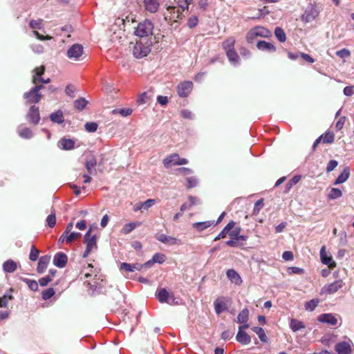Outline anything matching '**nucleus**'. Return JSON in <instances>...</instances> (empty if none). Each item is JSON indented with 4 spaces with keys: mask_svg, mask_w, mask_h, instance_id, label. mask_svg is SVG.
<instances>
[{
    "mask_svg": "<svg viewBox=\"0 0 354 354\" xmlns=\"http://www.w3.org/2000/svg\"><path fill=\"white\" fill-rule=\"evenodd\" d=\"M13 297L12 295H4L3 297H0V307L6 308L8 306V301L9 300H12Z\"/></svg>",
    "mask_w": 354,
    "mask_h": 354,
    "instance_id": "obj_55",
    "label": "nucleus"
},
{
    "mask_svg": "<svg viewBox=\"0 0 354 354\" xmlns=\"http://www.w3.org/2000/svg\"><path fill=\"white\" fill-rule=\"evenodd\" d=\"M149 99V97L147 95V93L146 92H144L138 96L137 102L139 104H143L147 103Z\"/></svg>",
    "mask_w": 354,
    "mask_h": 354,
    "instance_id": "obj_60",
    "label": "nucleus"
},
{
    "mask_svg": "<svg viewBox=\"0 0 354 354\" xmlns=\"http://www.w3.org/2000/svg\"><path fill=\"white\" fill-rule=\"evenodd\" d=\"M236 339L242 345H248L251 342L250 336L245 331H238Z\"/></svg>",
    "mask_w": 354,
    "mask_h": 354,
    "instance_id": "obj_24",
    "label": "nucleus"
},
{
    "mask_svg": "<svg viewBox=\"0 0 354 354\" xmlns=\"http://www.w3.org/2000/svg\"><path fill=\"white\" fill-rule=\"evenodd\" d=\"M229 62L233 65L239 64L240 58L235 49L225 53Z\"/></svg>",
    "mask_w": 354,
    "mask_h": 354,
    "instance_id": "obj_29",
    "label": "nucleus"
},
{
    "mask_svg": "<svg viewBox=\"0 0 354 354\" xmlns=\"http://www.w3.org/2000/svg\"><path fill=\"white\" fill-rule=\"evenodd\" d=\"M235 226V222L230 221L226 226L222 230V231L214 238V241H218L221 239L226 237L227 234H229L230 231L232 230Z\"/></svg>",
    "mask_w": 354,
    "mask_h": 354,
    "instance_id": "obj_23",
    "label": "nucleus"
},
{
    "mask_svg": "<svg viewBox=\"0 0 354 354\" xmlns=\"http://www.w3.org/2000/svg\"><path fill=\"white\" fill-rule=\"evenodd\" d=\"M156 296L160 303H165L168 300L169 292L165 288H161L158 291Z\"/></svg>",
    "mask_w": 354,
    "mask_h": 354,
    "instance_id": "obj_39",
    "label": "nucleus"
},
{
    "mask_svg": "<svg viewBox=\"0 0 354 354\" xmlns=\"http://www.w3.org/2000/svg\"><path fill=\"white\" fill-rule=\"evenodd\" d=\"M80 235L81 234L78 232H70L68 234H66V241L70 243L79 238Z\"/></svg>",
    "mask_w": 354,
    "mask_h": 354,
    "instance_id": "obj_56",
    "label": "nucleus"
},
{
    "mask_svg": "<svg viewBox=\"0 0 354 354\" xmlns=\"http://www.w3.org/2000/svg\"><path fill=\"white\" fill-rule=\"evenodd\" d=\"M227 277L235 285L240 286L243 283L241 276L234 269H229L226 272Z\"/></svg>",
    "mask_w": 354,
    "mask_h": 354,
    "instance_id": "obj_18",
    "label": "nucleus"
},
{
    "mask_svg": "<svg viewBox=\"0 0 354 354\" xmlns=\"http://www.w3.org/2000/svg\"><path fill=\"white\" fill-rule=\"evenodd\" d=\"M236 39L234 37H229L222 42V48L225 53L235 49Z\"/></svg>",
    "mask_w": 354,
    "mask_h": 354,
    "instance_id": "obj_25",
    "label": "nucleus"
},
{
    "mask_svg": "<svg viewBox=\"0 0 354 354\" xmlns=\"http://www.w3.org/2000/svg\"><path fill=\"white\" fill-rule=\"evenodd\" d=\"M257 47L260 50H266L268 52L276 51V47L272 44L266 41H259L257 44Z\"/></svg>",
    "mask_w": 354,
    "mask_h": 354,
    "instance_id": "obj_27",
    "label": "nucleus"
},
{
    "mask_svg": "<svg viewBox=\"0 0 354 354\" xmlns=\"http://www.w3.org/2000/svg\"><path fill=\"white\" fill-rule=\"evenodd\" d=\"M133 265L127 263H122L120 266V270H124L127 272H133Z\"/></svg>",
    "mask_w": 354,
    "mask_h": 354,
    "instance_id": "obj_63",
    "label": "nucleus"
},
{
    "mask_svg": "<svg viewBox=\"0 0 354 354\" xmlns=\"http://www.w3.org/2000/svg\"><path fill=\"white\" fill-rule=\"evenodd\" d=\"M232 303L231 298L228 297H218L214 301V308L216 315H220L228 310V306Z\"/></svg>",
    "mask_w": 354,
    "mask_h": 354,
    "instance_id": "obj_6",
    "label": "nucleus"
},
{
    "mask_svg": "<svg viewBox=\"0 0 354 354\" xmlns=\"http://www.w3.org/2000/svg\"><path fill=\"white\" fill-rule=\"evenodd\" d=\"M97 124L94 122H86L84 125L86 131L91 133L95 132L97 129Z\"/></svg>",
    "mask_w": 354,
    "mask_h": 354,
    "instance_id": "obj_51",
    "label": "nucleus"
},
{
    "mask_svg": "<svg viewBox=\"0 0 354 354\" xmlns=\"http://www.w3.org/2000/svg\"><path fill=\"white\" fill-rule=\"evenodd\" d=\"M189 160L187 158H180L178 153H174L165 157L162 163L165 168H169L172 166L183 165L188 164Z\"/></svg>",
    "mask_w": 354,
    "mask_h": 354,
    "instance_id": "obj_5",
    "label": "nucleus"
},
{
    "mask_svg": "<svg viewBox=\"0 0 354 354\" xmlns=\"http://www.w3.org/2000/svg\"><path fill=\"white\" fill-rule=\"evenodd\" d=\"M319 10L314 5L308 6L301 17L302 21L309 23L314 21L319 15Z\"/></svg>",
    "mask_w": 354,
    "mask_h": 354,
    "instance_id": "obj_8",
    "label": "nucleus"
},
{
    "mask_svg": "<svg viewBox=\"0 0 354 354\" xmlns=\"http://www.w3.org/2000/svg\"><path fill=\"white\" fill-rule=\"evenodd\" d=\"M21 280L26 283L31 290L37 291L38 290V283L35 280L27 278H21Z\"/></svg>",
    "mask_w": 354,
    "mask_h": 354,
    "instance_id": "obj_43",
    "label": "nucleus"
},
{
    "mask_svg": "<svg viewBox=\"0 0 354 354\" xmlns=\"http://www.w3.org/2000/svg\"><path fill=\"white\" fill-rule=\"evenodd\" d=\"M133 112L132 109H115L112 111L113 114H120L123 117L130 115Z\"/></svg>",
    "mask_w": 354,
    "mask_h": 354,
    "instance_id": "obj_45",
    "label": "nucleus"
},
{
    "mask_svg": "<svg viewBox=\"0 0 354 354\" xmlns=\"http://www.w3.org/2000/svg\"><path fill=\"white\" fill-rule=\"evenodd\" d=\"M43 20L41 19L37 20H31L30 21V27L32 29H41Z\"/></svg>",
    "mask_w": 354,
    "mask_h": 354,
    "instance_id": "obj_57",
    "label": "nucleus"
},
{
    "mask_svg": "<svg viewBox=\"0 0 354 354\" xmlns=\"http://www.w3.org/2000/svg\"><path fill=\"white\" fill-rule=\"evenodd\" d=\"M290 327L293 332H297L301 329L305 328L304 323L296 319H291Z\"/></svg>",
    "mask_w": 354,
    "mask_h": 354,
    "instance_id": "obj_37",
    "label": "nucleus"
},
{
    "mask_svg": "<svg viewBox=\"0 0 354 354\" xmlns=\"http://www.w3.org/2000/svg\"><path fill=\"white\" fill-rule=\"evenodd\" d=\"M68 262V257L64 252L57 253L53 258V264L60 268H64Z\"/></svg>",
    "mask_w": 354,
    "mask_h": 354,
    "instance_id": "obj_16",
    "label": "nucleus"
},
{
    "mask_svg": "<svg viewBox=\"0 0 354 354\" xmlns=\"http://www.w3.org/2000/svg\"><path fill=\"white\" fill-rule=\"evenodd\" d=\"M153 24L150 20L146 19L140 22L134 31L135 35L140 39L147 41L148 37H151Z\"/></svg>",
    "mask_w": 354,
    "mask_h": 354,
    "instance_id": "obj_2",
    "label": "nucleus"
},
{
    "mask_svg": "<svg viewBox=\"0 0 354 354\" xmlns=\"http://www.w3.org/2000/svg\"><path fill=\"white\" fill-rule=\"evenodd\" d=\"M318 322L328 324L330 326H335L337 324V319L332 313H324L318 316Z\"/></svg>",
    "mask_w": 354,
    "mask_h": 354,
    "instance_id": "obj_17",
    "label": "nucleus"
},
{
    "mask_svg": "<svg viewBox=\"0 0 354 354\" xmlns=\"http://www.w3.org/2000/svg\"><path fill=\"white\" fill-rule=\"evenodd\" d=\"M320 257L322 262L327 265L329 268L333 269L336 267V263L333 260L332 257H328L326 252V246H322L320 250Z\"/></svg>",
    "mask_w": 354,
    "mask_h": 354,
    "instance_id": "obj_15",
    "label": "nucleus"
},
{
    "mask_svg": "<svg viewBox=\"0 0 354 354\" xmlns=\"http://www.w3.org/2000/svg\"><path fill=\"white\" fill-rule=\"evenodd\" d=\"M301 180V176L300 175H297V176H295L293 178H292L289 181L288 183L286 184V189L288 191H289L292 187V186L295 185L296 184H297Z\"/></svg>",
    "mask_w": 354,
    "mask_h": 354,
    "instance_id": "obj_50",
    "label": "nucleus"
},
{
    "mask_svg": "<svg viewBox=\"0 0 354 354\" xmlns=\"http://www.w3.org/2000/svg\"><path fill=\"white\" fill-rule=\"evenodd\" d=\"M140 224L141 223L140 222H133L127 223L122 227L121 230V233L123 234H128L130 232H131L136 227L140 226Z\"/></svg>",
    "mask_w": 354,
    "mask_h": 354,
    "instance_id": "obj_36",
    "label": "nucleus"
},
{
    "mask_svg": "<svg viewBox=\"0 0 354 354\" xmlns=\"http://www.w3.org/2000/svg\"><path fill=\"white\" fill-rule=\"evenodd\" d=\"M214 225V221H207L203 222H196L192 224V227L196 229L198 232H202L209 227Z\"/></svg>",
    "mask_w": 354,
    "mask_h": 354,
    "instance_id": "obj_30",
    "label": "nucleus"
},
{
    "mask_svg": "<svg viewBox=\"0 0 354 354\" xmlns=\"http://www.w3.org/2000/svg\"><path fill=\"white\" fill-rule=\"evenodd\" d=\"M271 35L270 30L263 26H257L248 32L245 40L248 44H252L257 37L268 38Z\"/></svg>",
    "mask_w": 354,
    "mask_h": 354,
    "instance_id": "obj_3",
    "label": "nucleus"
},
{
    "mask_svg": "<svg viewBox=\"0 0 354 354\" xmlns=\"http://www.w3.org/2000/svg\"><path fill=\"white\" fill-rule=\"evenodd\" d=\"M39 250L35 248V245L31 247L29 259L30 261H35L38 259Z\"/></svg>",
    "mask_w": 354,
    "mask_h": 354,
    "instance_id": "obj_52",
    "label": "nucleus"
},
{
    "mask_svg": "<svg viewBox=\"0 0 354 354\" xmlns=\"http://www.w3.org/2000/svg\"><path fill=\"white\" fill-rule=\"evenodd\" d=\"M174 5L179 8L183 12L188 9L190 2L188 0H174Z\"/></svg>",
    "mask_w": 354,
    "mask_h": 354,
    "instance_id": "obj_40",
    "label": "nucleus"
},
{
    "mask_svg": "<svg viewBox=\"0 0 354 354\" xmlns=\"http://www.w3.org/2000/svg\"><path fill=\"white\" fill-rule=\"evenodd\" d=\"M335 140V136L334 133L332 132H326L324 134H322L321 136H319L318 138L315 140V141L313 143V150H315L317 145L320 143V142L322 140L323 143L326 144H330L334 142Z\"/></svg>",
    "mask_w": 354,
    "mask_h": 354,
    "instance_id": "obj_14",
    "label": "nucleus"
},
{
    "mask_svg": "<svg viewBox=\"0 0 354 354\" xmlns=\"http://www.w3.org/2000/svg\"><path fill=\"white\" fill-rule=\"evenodd\" d=\"M166 257L164 254L162 253H156L153 254L152 257V261L153 263H162L165 261Z\"/></svg>",
    "mask_w": 354,
    "mask_h": 354,
    "instance_id": "obj_49",
    "label": "nucleus"
},
{
    "mask_svg": "<svg viewBox=\"0 0 354 354\" xmlns=\"http://www.w3.org/2000/svg\"><path fill=\"white\" fill-rule=\"evenodd\" d=\"M144 6L147 11L155 13L158 10L160 3L158 0H144Z\"/></svg>",
    "mask_w": 354,
    "mask_h": 354,
    "instance_id": "obj_20",
    "label": "nucleus"
},
{
    "mask_svg": "<svg viewBox=\"0 0 354 354\" xmlns=\"http://www.w3.org/2000/svg\"><path fill=\"white\" fill-rule=\"evenodd\" d=\"M241 227H235L230 231L229 236L232 239H237L239 241H246L248 236L245 235H241Z\"/></svg>",
    "mask_w": 354,
    "mask_h": 354,
    "instance_id": "obj_26",
    "label": "nucleus"
},
{
    "mask_svg": "<svg viewBox=\"0 0 354 354\" xmlns=\"http://www.w3.org/2000/svg\"><path fill=\"white\" fill-rule=\"evenodd\" d=\"M140 39L136 41L133 48V55L137 59H141L147 56L151 50L152 46V41Z\"/></svg>",
    "mask_w": 354,
    "mask_h": 354,
    "instance_id": "obj_1",
    "label": "nucleus"
},
{
    "mask_svg": "<svg viewBox=\"0 0 354 354\" xmlns=\"http://www.w3.org/2000/svg\"><path fill=\"white\" fill-rule=\"evenodd\" d=\"M336 55L341 58H346L351 55V53L348 50L343 48L337 51Z\"/></svg>",
    "mask_w": 354,
    "mask_h": 354,
    "instance_id": "obj_62",
    "label": "nucleus"
},
{
    "mask_svg": "<svg viewBox=\"0 0 354 354\" xmlns=\"http://www.w3.org/2000/svg\"><path fill=\"white\" fill-rule=\"evenodd\" d=\"M17 268V263L12 259L7 260L3 264V269L6 272H14Z\"/></svg>",
    "mask_w": 354,
    "mask_h": 354,
    "instance_id": "obj_32",
    "label": "nucleus"
},
{
    "mask_svg": "<svg viewBox=\"0 0 354 354\" xmlns=\"http://www.w3.org/2000/svg\"><path fill=\"white\" fill-rule=\"evenodd\" d=\"M319 303V299H311L305 304V309L308 311H313Z\"/></svg>",
    "mask_w": 354,
    "mask_h": 354,
    "instance_id": "obj_46",
    "label": "nucleus"
},
{
    "mask_svg": "<svg viewBox=\"0 0 354 354\" xmlns=\"http://www.w3.org/2000/svg\"><path fill=\"white\" fill-rule=\"evenodd\" d=\"M24 97L28 103H38L41 98V94L39 93H32V89H30V91L24 94Z\"/></svg>",
    "mask_w": 354,
    "mask_h": 354,
    "instance_id": "obj_22",
    "label": "nucleus"
},
{
    "mask_svg": "<svg viewBox=\"0 0 354 354\" xmlns=\"http://www.w3.org/2000/svg\"><path fill=\"white\" fill-rule=\"evenodd\" d=\"M248 319L249 310L247 308H245L238 314L236 322L239 324H245Z\"/></svg>",
    "mask_w": 354,
    "mask_h": 354,
    "instance_id": "obj_33",
    "label": "nucleus"
},
{
    "mask_svg": "<svg viewBox=\"0 0 354 354\" xmlns=\"http://www.w3.org/2000/svg\"><path fill=\"white\" fill-rule=\"evenodd\" d=\"M53 281L52 277L50 275H47L44 277L41 278L39 280V283L41 286H46L48 284V283Z\"/></svg>",
    "mask_w": 354,
    "mask_h": 354,
    "instance_id": "obj_61",
    "label": "nucleus"
},
{
    "mask_svg": "<svg viewBox=\"0 0 354 354\" xmlns=\"http://www.w3.org/2000/svg\"><path fill=\"white\" fill-rule=\"evenodd\" d=\"M346 120V118L345 116H342L339 118V120H337V122H336V124H335V129L337 131H339L343 128V127L345 124Z\"/></svg>",
    "mask_w": 354,
    "mask_h": 354,
    "instance_id": "obj_64",
    "label": "nucleus"
},
{
    "mask_svg": "<svg viewBox=\"0 0 354 354\" xmlns=\"http://www.w3.org/2000/svg\"><path fill=\"white\" fill-rule=\"evenodd\" d=\"M28 122L34 125L37 124L40 120L39 107L35 105L31 106L26 115Z\"/></svg>",
    "mask_w": 354,
    "mask_h": 354,
    "instance_id": "obj_11",
    "label": "nucleus"
},
{
    "mask_svg": "<svg viewBox=\"0 0 354 354\" xmlns=\"http://www.w3.org/2000/svg\"><path fill=\"white\" fill-rule=\"evenodd\" d=\"M88 102L83 97H80L74 102V106L78 111L83 110L87 105Z\"/></svg>",
    "mask_w": 354,
    "mask_h": 354,
    "instance_id": "obj_44",
    "label": "nucleus"
},
{
    "mask_svg": "<svg viewBox=\"0 0 354 354\" xmlns=\"http://www.w3.org/2000/svg\"><path fill=\"white\" fill-rule=\"evenodd\" d=\"M187 180V189H192L196 186L197 185V179L196 177H189L186 178Z\"/></svg>",
    "mask_w": 354,
    "mask_h": 354,
    "instance_id": "obj_58",
    "label": "nucleus"
},
{
    "mask_svg": "<svg viewBox=\"0 0 354 354\" xmlns=\"http://www.w3.org/2000/svg\"><path fill=\"white\" fill-rule=\"evenodd\" d=\"M19 135L25 139H30L32 136V131L28 127H21L19 129Z\"/></svg>",
    "mask_w": 354,
    "mask_h": 354,
    "instance_id": "obj_41",
    "label": "nucleus"
},
{
    "mask_svg": "<svg viewBox=\"0 0 354 354\" xmlns=\"http://www.w3.org/2000/svg\"><path fill=\"white\" fill-rule=\"evenodd\" d=\"M97 166V160L94 156H91L85 161V167L88 174H93L95 172V167Z\"/></svg>",
    "mask_w": 354,
    "mask_h": 354,
    "instance_id": "obj_21",
    "label": "nucleus"
},
{
    "mask_svg": "<svg viewBox=\"0 0 354 354\" xmlns=\"http://www.w3.org/2000/svg\"><path fill=\"white\" fill-rule=\"evenodd\" d=\"M46 222L50 227H53L56 224V216L55 211L51 212L46 218Z\"/></svg>",
    "mask_w": 354,
    "mask_h": 354,
    "instance_id": "obj_53",
    "label": "nucleus"
},
{
    "mask_svg": "<svg viewBox=\"0 0 354 354\" xmlns=\"http://www.w3.org/2000/svg\"><path fill=\"white\" fill-rule=\"evenodd\" d=\"M353 343L351 340L338 342L335 346V350L338 354H351Z\"/></svg>",
    "mask_w": 354,
    "mask_h": 354,
    "instance_id": "obj_10",
    "label": "nucleus"
},
{
    "mask_svg": "<svg viewBox=\"0 0 354 354\" xmlns=\"http://www.w3.org/2000/svg\"><path fill=\"white\" fill-rule=\"evenodd\" d=\"M62 149L71 150L75 147V141L72 139L63 138L59 141Z\"/></svg>",
    "mask_w": 354,
    "mask_h": 354,
    "instance_id": "obj_28",
    "label": "nucleus"
},
{
    "mask_svg": "<svg viewBox=\"0 0 354 354\" xmlns=\"http://www.w3.org/2000/svg\"><path fill=\"white\" fill-rule=\"evenodd\" d=\"M55 293V292L53 288H48L41 292V297L44 300H48L50 299Z\"/></svg>",
    "mask_w": 354,
    "mask_h": 354,
    "instance_id": "obj_48",
    "label": "nucleus"
},
{
    "mask_svg": "<svg viewBox=\"0 0 354 354\" xmlns=\"http://www.w3.org/2000/svg\"><path fill=\"white\" fill-rule=\"evenodd\" d=\"M167 12L165 13V19L169 22H176L178 19H182L183 11L177 8L176 5L171 3V5L166 4Z\"/></svg>",
    "mask_w": 354,
    "mask_h": 354,
    "instance_id": "obj_4",
    "label": "nucleus"
},
{
    "mask_svg": "<svg viewBox=\"0 0 354 354\" xmlns=\"http://www.w3.org/2000/svg\"><path fill=\"white\" fill-rule=\"evenodd\" d=\"M91 230L90 229L84 236V241L86 244V248L82 255L83 258H86L89 253L93 250L97 249V237L95 235L91 236Z\"/></svg>",
    "mask_w": 354,
    "mask_h": 354,
    "instance_id": "obj_7",
    "label": "nucleus"
},
{
    "mask_svg": "<svg viewBox=\"0 0 354 354\" xmlns=\"http://www.w3.org/2000/svg\"><path fill=\"white\" fill-rule=\"evenodd\" d=\"M342 195V191L338 188H332L329 192L328 197L330 199H337Z\"/></svg>",
    "mask_w": 354,
    "mask_h": 354,
    "instance_id": "obj_47",
    "label": "nucleus"
},
{
    "mask_svg": "<svg viewBox=\"0 0 354 354\" xmlns=\"http://www.w3.org/2000/svg\"><path fill=\"white\" fill-rule=\"evenodd\" d=\"M156 238L157 240L164 243H168L169 245H174L177 243L176 239L167 236L164 234H157Z\"/></svg>",
    "mask_w": 354,
    "mask_h": 354,
    "instance_id": "obj_31",
    "label": "nucleus"
},
{
    "mask_svg": "<svg viewBox=\"0 0 354 354\" xmlns=\"http://www.w3.org/2000/svg\"><path fill=\"white\" fill-rule=\"evenodd\" d=\"M50 261V256L44 255L39 258V262L37 263V271L38 273H43L48 267Z\"/></svg>",
    "mask_w": 354,
    "mask_h": 354,
    "instance_id": "obj_19",
    "label": "nucleus"
},
{
    "mask_svg": "<svg viewBox=\"0 0 354 354\" xmlns=\"http://www.w3.org/2000/svg\"><path fill=\"white\" fill-rule=\"evenodd\" d=\"M176 89L179 97H186L193 89V83L191 81H184L177 86Z\"/></svg>",
    "mask_w": 354,
    "mask_h": 354,
    "instance_id": "obj_9",
    "label": "nucleus"
},
{
    "mask_svg": "<svg viewBox=\"0 0 354 354\" xmlns=\"http://www.w3.org/2000/svg\"><path fill=\"white\" fill-rule=\"evenodd\" d=\"M178 174L182 176H188L192 174V170L187 167H180L176 170Z\"/></svg>",
    "mask_w": 354,
    "mask_h": 354,
    "instance_id": "obj_59",
    "label": "nucleus"
},
{
    "mask_svg": "<svg viewBox=\"0 0 354 354\" xmlns=\"http://www.w3.org/2000/svg\"><path fill=\"white\" fill-rule=\"evenodd\" d=\"M50 119L52 122L57 124H62L64 121L62 111L60 110L52 113L50 115Z\"/></svg>",
    "mask_w": 354,
    "mask_h": 354,
    "instance_id": "obj_38",
    "label": "nucleus"
},
{
    "mask_svg": "<svg viewBox=\"0 0 354 354\" xmlns=\"http://www.w3.org/2000/svg\"><path fill=\"white\" fill-rule=\"evenodd\" d=\"M274 35H275L276 37L277 38V39L280 42L286 41V36L284 30L281 28H280V27L275 28Z\"/></svg>",
    "mask_w": 354,
    "mask_h": 354,
    "instance_id": "obj_42",
    "label": "nucleus"
},
{
    "mask_svg": "<svg viewBox=\"0 0 354 354\" xmlns=\"http://www.w3.org/2000/svg\"><path fill=\"white\" fill-rule=\"evenodd\" d=\"M343 285V281L342 279H338L333 283L324 286L322 291L329 295L333 294L342 288Z\"/></svg>",
    "mask_w": 354,
    "mask_h": 354,
    "instance_id": "obj_12",
    "label": "nucleus"
},
{
    "mask_svg": "<svg viewBox=\"0 0 354 354\" xmlns=\"http://www.w3.org/2000/svg\"><path fill=\"white\" fill-rule=\"evenodd\" d=\"M252 330L258 335L261 342L263 343L268 342V338L264 330L261 327L254 326L252 328Z\"/></svg>",
    "mask_w": 354,
    "mask_h": 354,
    "instance_id": "obj_35",
    "label": "nucleus"
},
{
    "mask_svg": "<svg viewBox=\"0 0 354 354\" xmlns=\"http://www.w3.org/2000/svg\"><path fill=\"white\" fill-rule=\"evenodd\" d=\"M350 176V169L349 167H346L342 173L337 178L335 181V185H338L344 183L347 180Z\"/></svg>",
    "mask_w": 354,
    "mask_h": 354,
    "instance_id": "obj_34",
    "label": "nucleus"
},
{
    "mask_svg": "<svg viewBox=\"0 0 354 354\" xmlns=\"http://www.w3.org/2000/svg\"><path fill=\"white\" fill-rule=\"evenodd\" d=\"M156 201L154 199H147L145 202H141V207L143 211L148 210L151 207L155 204Z\"/></svg>",
    "mask_w": 354,
    "mask_h": 354,
    "instance_id": "obj_54",
    "label": "nucleus"
},
{
    "mask_svg": "<svg viewBox=\"0 0 354 354\" xmlns=\"http://www.w3.org/2000/svg\"><path fill=\"white\" fill-rule=\"evenodd\" d=\"M83 54V46L75 44L72 45L67 51V56L70 59H78Z\"/></svg>",
    "mask_w": 354,
    "mask_h": 354,
    "instance_id": "obj_13",
    "label": "nucleus"
}]
</instances>
